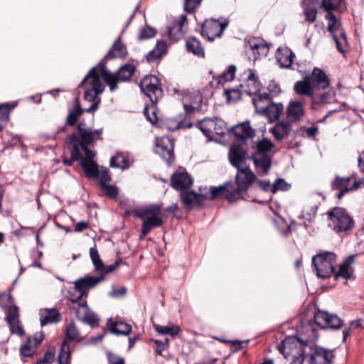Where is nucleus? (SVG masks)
Masks as SVG:
<instances>
[{
    "mask_svg": "<svg viewBox=\"0 0 364 364\" xmlns=\"http://www.w3.org/2000/svg\"><path fill=\"white\" fill-rule=\"evenodd\" d=\"M134 72V67L129 64L122 66L116 74H112L105 69H101L99 71L95 68H92L80 85L85 88V100L91 102L90 107L86 109V112H92L97 109L100 101L98 96L105 89L101 77L109 86V90L114 91L117 88V82L129 80Z\"/></svg>",
    "mask_w": 364,
    "mask_h": 364,
    "instance_id": "nucleus-1",
    "label": "nucleus"
},
{
    "mask_svg": "<svg viewBox=\"0 0 364 364\" xmlns=\"http://www.w3.org/2000/svg\"><path fill=\"white\" fill-rule=\"evenodd\" d=\"M277 348L289 364H304L306 354H309V364H331L333 356L331 351L318 346H309L294 336L285 338Z\"/></svg>",
    "mask_w": 364,
    "mask_h": 364,
    "instance_id": "nucleus-2",
    "label": "nucleus"
},
{
    "mask_svg": "<svg viewBox=\"0 0 364 364\" xmlns=\"http://www.w3.org/2000/svg\"><path fill=\"white\" fill-rule=\"evenodd\" d=\"M354 255L347 257L339 267V270L335 272L336 255L332 252H323L314 256L312 264L316 271V275L320 278H328L333 274L336 279L343 277L348 279L351 278L352 269L350 265L353 263Z\"/></svg>",
    "mask_w": 364,
    "mask_h": 364,
    "instance_id": "nucleus-3",
    "label": "nucleus"
},
{
    "mask_svg": "<svg viewBox=\"0 0 364 364\" xmlns=\"http://www.w3.org/2000/svg\"><path fill=\"white\" fill-rule=\"evenodd\" d=\"M274 144L268 139H263L256 143V151L252 156V159L261 176L267 175L272 165V158L269 151L274 147Z\"/></svg>",
    "mask_w": 364,
    "mask_h": 364,
    "instance_id": "nucleus-4",
    "label": "nucleus"
},
{
    "mask_svg": "<svg viewBox=\"0 0 364 364\" xmlns=\"http://www.w3.org/2000/svg\"><path fill=\"white\" fill-rule=\"evenodd\" d=\"M160 214L161 207L157 205L148 206L136 213V216L143 220L141 237L146 236L152 228L160 227L163 224Z\"/></svg>",
    "mask_w": 364,
    "mask_h": 364,
    "instance_id": "nucleus-5",
    "label": "nucleus"
},
{
    "mask_svg": "<svg viewBox=\"0 0 364 364\" xmlns=\"http://www.w3.org/2000/svg\"><path fill=\"white\" fill-rule=\"evenodd\" d=\"M255 179L256 175L248 166L237 168L235 178L237 187L232 193L226 195L227 199L233 202L240 198L242 193L246 191Z\"/></svg>",
    "mask_w": 364,
    "mask_h": 364,
    "instance_id": "nucleus-6",
    "label": "nucleus"
},
{
    "mask_svg": "<svg viewBox=\"0 0 364 364\" xmlns=\"http://www.w3.org/2000/svg\"><path fill=\"white\" fill-rule=\"evenodd\" d=\"M325 17L328 21L327 29L331 33L338 50L344 53L348 46V42L340 20L332 12H328Z\"/></svg>",
    "mask_w": 364,
    "mask_h": 364,
    "instance_id": "nucleus-7",
    "label": "nucleus"
},
{
    "mask_svg": "<svg viewBox=\"0 0 364 364\" xmlns=\"http://www.w3.org/2000/svg\"><path fill=\"white\" fill-rule=\"evenodd\" d=\"M331 220L329 225L336 232H343L351 229L353 226V220L341 208H334L328 212Z\"/></svg>",
    "mask_w": 364,
    "mask_h": 364,
    "instance_id": "nucleus-8",
    "label": "nucleus"
},
{
    "mask_svg": "<svg viewBox=\"0 0 364 364\" xmlns=\"http://www.w3.org/2000/svg\"><path fill=\"white\" fill-rule=\"evenodd\" d=\"M139 86L141 91L149 98L152 103H156L163 96L159 80L154 75L145 76L141 80Z\"/></svg>",
    "mask_w": 364,
    "mask_h": 364,
    "instance_id": "nucleus-9",
    "label": "nucleus"
},
{
    "mask_svg": "<svg viewBox=\"0 0 364 364\" xmlns=\"http://www.w3.org/2000/svg\"><path fill=\"white\" fill-rule=\"evenodd\" d=\"M364 185V181H357L354 175L348 177H336L331 183V188L334 191H338L337 198L341 199L345 193L358 189Z\"/></svg>",
    "mask_w": 364,
    "mask_h": 364,
    "instance_id": "nucleus-10",
    "label": "nucleus"
},
{
    "mask_svg": "<svg viewBox=\"0 0 364 364\" xmlns=\"http://www.w3.org/2000/svg\"><path fill=\"white\" fill-rule=\"evenodd\" d=\"M199 128L208 138L223 135L226 129L225 122L219 118H205L199 122Z\"/></svg>",
    "mask_w": 364,
    "mask_h": 364,
    "instance_id": "nucleus-11",
    "label": "nucleus"
},
{
    "mask_svg": "<svg viewBox=\"0 0 364 364\" xmlns=\"http://www.w3.org/2000/svg\"><path fill=\"white\" fill-rule=\"evenodd\" d=\"M228 25V21L226 19L221 21L214 18L207 19L202 26V35L208 41H213L222 35Z\"/></svg>",
    "mask_w": 364,
    "mask_h": 364,
    "instance_id": "nucleus-12",
    "label": "nucleus"
},
{
    "mask_svg": "<svg viewBox=\"0 0 364 364\" xmlns=\"http://www.w3.org/2000/svg\"><path fill=\"white\" fill-rule=\"evenodd\" d=\"M240 80L242 91L250 95H256L261 90L262 83L252 70L245 71Z\"/></svg>",
    "mask_w": 364,
    "mask_h": 364,
    "instance_id": "nucleus-13",
    "label": "nucleus"
},
{
    "mask_svg": "<svg viewBox=\"0 0 364 364\" xmlns=\"http://www.w3.org/2000/svg\"><path fill=\"white\" fill-rule=\"evenodd\" d=\"M82 151L85 153V157L80 159V165L85 171V173L88 178L97 177L99 172L98 166L95 161V153L90 149L88 147L81 146Z\"/></svg>",
    "mask_w": 364,
    "mask_h": 364,
    "instance_id": "nucleus-14",
    "label": "nucleus"
},
{
    "mask_svg": "<svg viewBox=\"0 0 364 364\" xmlns=\"http://www.w3.org/2000/svg\"><path fill=\"white\" fill-rule=\"evenodd\" d=\"M315 323L322 328L338 329L342 326V321L334 314L318 310L314 314Z\"/></svg>",
    "mask_w": 364,
    "mask_h": 364,
    "instance_id": "nucleus-15",
    "label": "nucleus"
},
{
    "mask_svg": "<svg viewBox=\"0 0 364 364\" xmlns=\"http://www.w3.org/2000/svg\"><path fill=\"white\" fill-rule=\"evenodd\" d=\"M203 101L202 95L199 91H187L183 93L182 102L186 112L199 109Z\"/></svg>",
    "mask_w": 364,
    "mask_h": 364,
    "instance_id": "nucleus-16",
    "label": "nucleus"
},
{
    "mask_svg": "<svg viewBox=\"0 0 364 364\" xmlns=\"http://www.w3.org/2000/svg\"><path fill=\"white\" fill-rule=\"evenodd\" d=\"M155 151L168 162L173 159V144L167 136L156 139Z\"/></svg>",
    "mask_w": 364,
    "mask_h": 364,
    "instance_id": "nucleus-17",
    "label": "nucleus"
},
{
    "mask_svg": "<svg viewBox=\"0 0 364 364\" xmlns=\"http://www.w3.org/2000/svg\"><path fill=\"white\" fill-rule=\"evenodd\" d=\"M78 132L80 136H77V141L76 142L82 144L85 147H87L89 144L100 139L102 133V129L92 130L89 128L82 127V124L78 125Z\"/></svg>",
    "mask_w": 364,
    "mask_h": 364,
    "instance_id": "nucleus-18",
    "label": "nucleus"
},
{
    "mask_svg": "<svg viewBox=\"0 0 364 364\" xmlns=\"http://www.w3.org/2000/svg\"><path fill=\"white\" fill-rule=\"evenodd\" d=\"M171 183L173 188L182 190L188 188L193 183V179L185 169L180 168L172 175Z\"/></svg>",
    "mask_w": 364,
    "mask_h": 364,
    "instance_id": "nucleus-19",
    "label": "nucleus"
},
{
    "mask_svg": "<svg viewBox=\"0 0 364 364\" xmlns=\"http://www.w3.org/2000/svg\"><path fill=\"white\" fill-rule=\"evenodd\" d=\"M104 280L103 276H85L73 282L76 288L82 292L84 296H87L90 289L96 287L100 282Z\"/></svg>",
    "mask_w": 364,
    "mask_h": 364,
    "instance_id": "nucleus-20",
    "label": "nucleus"
},
{
    "mask_svg": "<svg viewBox=\"0 0 364 364\" xmlns=\"http://www.w3.org/2000/svg\"><path fill=\"white\" fill-rule=\"evenodd\" d=\"M310 77L314 89L324 90L330 85V80L328 75L320 68H314Z\"/></svg>",
    "mask_w": 364,
    "mask_h": 364,
    "instance_id": "nucleus-21",
    "label": "nucleus"
},
{
    "mask_svg": "<svg viewBox=\"0 0 364 364\" xmlns=\"http://www.w3.org/2000/svg\"><path fill=\"white\" fill-rule=\"evenodd\" d=\"M164 126L167 130L173 132L181 128H190L192 127V124L187 121L186 116L178 114L175 117L166 119Z\"/></svg>",
    "mask_w": 364,
    "mask_h": 364,
    "instance_id": "nucleus-22",
    "label": "nucleus"
},
{
    "mask_svg": "<svg viewBox=\"0 0 364 364\" xmlns=\"http://www.w3.org/2000/svg\"><path fill=\"white\" fill-rule=\"evenodd\" d=\"M294 90L299 95L314 97L315 89L311 84L310 75H306L301 80L297 81L294 84Z\"/></svg>",
    "mask_w": 364,
    "mask_h": 364,
    "instance_id": "nucleus-23",
    "label": "nucleus"
},
{
    "mask_svg": "<svg viewBox=\"0 0 364 364\" xmlns=\"http://www.w3.org/2000/svg\"><path fill=\"white\" fill-rule=\"evenodd\" d=\"M287 114L291 122H299L305 114L303 103L299 101L291 102L287 107Z\"/></svg>",
    "mask_w": 364,
    "mask_h": 364,
    "instance_id": "nucleus-24",
    "label": "nucleus"
},
{
    "mask_svg": "<svg viewBox=\"0 0 364 364\" xmlns=\"http://www.w3.org/2000/svg\"><path fill=\"white\" fill-rule=\"evenodd\" d=\"M232 132L238 140L245 141L254 136L255 131L249 122H244L232 128Z\"/></svg>",
    "mask_w": 364,
    "mask_h": 364,
    "instance_id": "nucleus-25",
    "label": "nucleus"
},
{
    "mask_svg": "<svg viewBox=\"0 0 364 364\" xmlns=\"http://www.w3.org/2000/svg\"><path fill=\"white\" fill-rule=\"evenodd\" d=\"M77 318L90 325L94 326L97 323V316L88 308L86 304L79 306L76 310Z\"/></svg>",
    "mask_w": 364,
    "mask_h": 364,
    "instance_id": "nucleus-26",
    "label": "nucleus"
},
{
    "mask_svg": "<svg viewBox=\"0 0 364 364\" xmlns=\"http://www.w3.org/2000/svg\"><path fill=\"white\" fill-rule=\"evenodd\" d=\"M291 130V125L287 122H277L274 127L269 129V132L277 141H282L286 138Z\"/></svg>",
    "mask_w": 364,
    "mask_h": 364,
    "instance_id": "nucleus-27",
    "label": "nucleus"
},
{
    "mask_svg": "<svg viewBox=\"0 0 364 364\" xmlns=\"http://www.w3.org/2000/svg\"><path fill=\"white\" fill-rule=\"evenodd\" d=\"M294 54L287 47H279L276 53V58L282 68H289L293 63Z\"/></svg>",
    "mask_w": 364,
    "mask_h": 364,
    "instance_id": "nucleus-28",
    "label": "nucleus"
},
{
    "mask_svg": "<svg viewBox=\"0 0 364 364\" xmlns=\"http://www.w3.org/2000/svg\"><path fill=\"white\" fill-rule=\"evenodd\" d=\"M107 327L112 333L127 336L132 331V326L122 321H113L109 319Z\"/></svg>",
    "mask_w": 364,
    "mask_h": 364,
    "instance_id": "nucleus-29",
    "label": "nucleus"
},
{
    "mask_svg": "<svg viewBox=\"0 0 364 364\" xmlns=\"http://www.w3.org/2000/svg\"><path fill=\"white\" fill-rule=\"evenodd\" d=\"M70 143L73 145L71 151V158L70 159H64L63 163L65 165L71 166L75 161L80 160L82 158V144H78L77 135L73 134L69 136Z\"/></svg>",
    "mask_w": 364,
    "mask_h": 364,
    "instance_id": "nucleus-30",
    "label": "nucleus"
},
{
    "mask_svg": "<svg viewBox=\"0 0 364 364\" xmlns=\"http://www.w3.org/2000/svg\"><path fill=\"white\" fill-rule=\"evenodd\" d=\"M229 159L232 166L237 168H242L241 165L246 160L245 153L240 146H232L229 152Z\"/></svg>",
    "mask_w": 364,
    "mask_h": 364,
    "instance_id": "nucleus-31",
    "label": "nucleus"
},
{
    "mask_svg": "<svg viewBox=\"0 0 364 364\" xmlns=\"http://www.w3.org/2000/svg\"><path fill=\"white\" fill-rule=\"evenodd\" d=\"M60 320V315L55 309H45L40 311V321L41 326H45L50 323H55Z\"/></svg>",
    "mask_w": 364,
    "mask_h": 364,
    "instance_id": "nucleus-32",
    "label": "nucleus"
},
{
    "mask_svg": "<svg viewBox=\"0 0 364 364\" xmlns=\"http://www.w3.org/2000/svg\"><path fill=\"white\" fill-rule=\"evenodd\" d=\"M272 102L268 94L256 95L252 98V103L255 105L256 112L262 114Z\"/></svg>",
    "mask_w": 364,
    "mask_h": 364,
    "instance_id": "nucleus-33",
    "label": "nucleus"
},
{
    "mask_svg": "<svg viewBox=\"0 0 364 364\" xmlns=\"http://www.w3.org/2000/svg\"><path fill=\"white\" fill-rule=\"evenodd\" d=\"M284 106L282 103L271 102L268 107L262 114L267 117L270 122L277 120L283 112Z\"/></svg>",
    "mask_w": 364,
    "mask_h": 364,
    "instance_id": "nucleus-34",
    "label": "nucleus"
},
{
    "mask_svg": "<svg viewBox=\"0 0 364 364\" xmlns=\"http://www.w3.org/2000/svg\"><path fill=\"white\" fill-rule=\"evenodd\" d=\"M186 48L189 52L199 57H204L205 55V52L200 42L195 37L189 38L186 41Z\"/></svg>",
    "mask_w": 364,
    "mask_h": 364,
    "instance_id": "nucleus-35",
    "label": "nucleus"
},
{
    "mask_svg": "<svg viewBox=\"0 0 364 364\" xmlns=\"http://www.w3.org/2000/svg\"><path fill=\"white\" fill-rule=\"evenodd\" d=\"M304 14L306 20L309 22H314L316 18L317 10L313 2L310 0H304L303 1Z\"/></svg>",
    "mask_w": 364,
    "mask_h": 364,
    "instance_id": "nucleus-36",
    "label": "nucleus"
},
{
    "mask_svg": "<svg viewBox=\"0 0 364 364\" xmlns=\"http://www.w3.org/2000/svg\"><path fill=\"white\" fill-rule=\"evenodd\" d=\"M250 48L253 50L254 53L257 52L259 56H265L268 53L269 48L259 39H252L248 43Z\"/></svg>",
    "mask_w": 364,
    "mask_h": 364,
    "instance_id": "nucleus-37",
    "label": "nucleus"
},
{
    "mask_svg": "<svg viewBox=\"0 0 364 364\" xmlns=\"http://www.w3.org/2000/svg\"><path fill=\"white\" fill-rule=\"evenodd\" d=\"M118 264L119 263L116 262L112 264L105 265L102 262V259H100L93 265L95 267V271L99 274L98 276H103L105 277L106 274L113 272L117 268Z\"/></svg>",
    "mask_w": 364,
    "mask_h": 364,
    "instance_id": "nucleus-38",
    "label": "nucleus"
},
{
    "mask_svg": "<svg viewBox=\"0 0 364 364\" xmlns=\"http://www.w3.org/2000/svg\"><path fill=\"white\" fill-rule=\"evenodd\" d=\"M16 105H10L9 104H2L0 105V131L6 126L11 109L15 107Z\"/></svg>",
    "mask_w": 364,
    "mask_h": 364,
    "instance_id": "nucleus-39",
    "label": "nucleus"
},
{
    "mask_svg": "<svg viewBox=\"0 0 364 364\" xmlns=\"http://www.w3.org/2000/svg\"><path fill=\"white\" fill-rule=\"evenodd\" d=\"M154 328L159 333L162 335L168 334L171 336H176L180 331V327L177 325L160 326L154 324Z\"/></svg>",
    "mask_w": 364,
    "mask_h": 364,
    "instance_id": "nucleus-40",
    "label": "nucleus"
},
{
    "mask_svg": "<svg viewBox=\"0 0 364 364\" xmlns=\"http://www.w3.org/2000/svg\"><path fill=\"white\" fill-rule=\"evenodd\" d=\"M66 339L69 341H80L82 339V336L77 328L73 323L68 325L65 329Z\"/></svg>",
    "mask_w": 364,
    "mask_h": 364,
    "instance_id": "nucleus-41",
    "label": "nucleus"
},
{
    "mask_svg": "<svg viewBox=\"0 0 364 364\" xmlns=\"http://www.w3.org/2000/svg\"><path fill=\"white\" fill-rule=\"evenodd\" d=\"M127 54L125 46L121 43L120 38L114 44L112 50L109 52L108 56L111 58H124Z\"/></svg>",
    "mask_w": 364,
    "mask_h": 364,
    "instance_id": "nucleus-42",
    "label": "nucleus"
},
{
    "mask_svg": "<svg viewBox=\"0 0 364 364\" xmlns=\"http://www.w3.org/2000/svg\"><path fill=\"white\" fill-rule=\"evenodd\" d=\"M166 43L164 41L158 42L156 48L146 55L148 61H153L159 58L164 53H166Z\"/></svg>",
    "mask_w": 364,
    "mask_h": 364,
    "instance_id": "nucleus-43",
    "label": "nucleus"
},
{
    "mask_svg": "<svg viewBox=\"0 0 364 364\" xmlns=\"http://www.w3.org/2000/svg\"><path fill=\"white\" fill-rule=\"evenodd\" d=\"M180 196L183 203L187 207L191 205L194 202H200V196L192 191H183Z\"/></svg>",
    "mask_w": 364,
    "mask_h": 364,
    "instance_id": "nucleus-44",
    "label": "nucleus"
},
{
    "mask_svg": "<svg viewBox=\"0 0 364 364\" xmlns=\"http://www.w3.org/2000/svg\"><path fill=\"white\" fill-rule=\"evenodd\" d=\"M70 347L68 341H64L61 347L60 352L58 355L59 364H70Z\"/></svg>",
    "mask_w": 364,
    "mask_h": 364,
    "instance_id": "nucleus-45",
    "label": "nucleus"
},
{
    "mask_svg": "<svg viewBox=\"0 0 364 364\" xmlns=\"http://www.w3.org/2000/svg\"><path fill=\"white\" fill-rule=\"evenodd\" d=\"M110 166L112 167H117L124 169L128 168L129 165L126 156L122 154H119L111 158Z\"/></svg>",
    "mask_w": 364,
    "mask_h": 364,
    "instance_id": "nucleus-46",
    "label": "nucleus"
},
{
    "mask_svg": "<svg viewBox=\"0 0 364 364\" xmlns=\"http://www.w3.org/2000/svg\"><path fill=\"white\" fill-rule=\"evenodd\" d=\"M37 348V343L28 338L27 342L21 347V353L23 356H31Z\"/></svg>",
    "mask_w": 364,
    "mask_h": 364,
    "instance_id": "nucleus-47",
    "label": "nucleus"
},
{
    "mask_svg": "<svg viewBox=\"0 0 364 364\" xmlns=\"http://www.w3.org/2000/svg\"><path fill=\"white\" fill-rule=\"evenodd\" d=\"M82 113V109H81L80 105L78 102H77L73 107V109L69 113L67 117V123L68 124L73 125L74 124L78 117Z\"/></svg>",
    "mask_w": 364,
    "mask_h": 364,
    "instance_id": "nucleus-48",
    "label": "nucleus"
},
{
    "mask_svg": "<svg viewBox=\"0 0 364 364\" xmlns=\"http://www.w3.org/2000/svg\"><path fill=\"white\" fill-rule=\"evenodd\" d=\"M318 205L314 204L309 207V204H306L301 213V218L306 219L308 221H311L315 217L317 212Z\"/></svg>",
    "mask_w": 364,
    "mask_h": 364,
    "instance_id": "nucleus-49",
    "label": "nucleus"
},
{
    "mask_svg": "<svg viewBox=\"0 0 364 364\" xmlns=\"http://www.w3.org/2000/svg\"><path fill=\"white\" fill-rule=\"evenodd\" d=\"M362 328V320L356 319L350 322V326L343 331V340L346 341L347 337L355 331Z\"/></svg>",
    "mask_w": 364,
    "mask_h": 364,
    "instance_id": "nucleus-50",
    "label": "nucleus"
},
{
    "mask_svg": "<svg viewBox=\"0 0 364 364\" xmlns=\"http://www.w3.org/2000/svg\"><path fill=\"white\" fill-rule=\"evenodd\" d=\"M236 67L234 65H230L228 69L219 76V82L231 81L234 79Z\"/></svg>",
    "mask_w": 364,
    "mask_h": 364,
    "instance_id": "nucleus-51",
    "label": "nucleus"
},
{
    "mask_svg": "<svg viewBox=\"0 0 364 364\" xmlns=\"http://www.w3.org/2000/svg\"><path fill=\"white\" fill-rule=\"evenodd\" d=\"M156 33V30L154 28L146 26L140 29L138 35V39L142 41L153 38Z\"/></svg>",
    "mask_w": 364,
    "mask_h": 364,
    "instance_id": "nucleus-52",
    "label": "nucleus"
},
{
    "mask_svg": "<svg viewBox=\"0 0 364 364\" xmlns=\"http://www.w3.org/2000/svg\"><path fill=\"white\" fill-rule=\"evenodd\" d=\"M335 96L333 91H328L325 93L320 95L318 97L312 98V103L321 102V103H329L331 102Z\"/></svg>",
    "mask_w": 364,
    "mask_h": 364,
    "instance_id": "nucleus-53",
    "label": "nucleus"
},
{
    "mask_svg": "<svg viewBox=\"0 0 364 364\" xmlns=\"http://www.w3.org/2000/svg\"><path fill=\"white\" fill-rule=\"evenodd\" d=\"M84 295L80 292L74 285V287L68 291L66 297L73 303H76L80 301Z\"/></svg>",
    "mask_w": 364,
    "mask_h": 364,
    "instance_id": "nucleus-54",
    "label": "nucleus"
},
{
    "mask_svg": "<svg viewBox=\"0 0 364 364\" xmlns=\"http://www.w3.org/2000/svg\"><path fill=\"white\" fill-rule=\"evenodd\" d=\"M6 319L8 323L19 321L18 309L16 306L11 305L9 307Z\"/></svg>",
    "mask_w": 364,
    "mask_h": 364,
    "instance_id": "nucleus-55",
    "label": "nucleus"
},
{
    "mask_svg": "<svg viewBox=\"0 0 364 364\" xmlns=\"http://www.w3.org/2000/svg\"><path fill=\"white\" fill-rule=\"evenodd\" d=\"M97 176L100 178V185L101 187L107 185V183L111 181V176L109 171L103 167H101L99 169Z\"/></svg>",
    "mask_w": 364,
    "mask_h": 364,
    "instance_id": "nucleus-56",
    "label": "nucleus"
},
{
    "mask_svg": "<svg viewBox=\"0 0 364 364\" xmlns=\"http://www.w3.org/2000/svg\"><path fill=\"white\" fill-rule=\"evenodd\" d=\"M290 185L288 184L284 179L278 178L272 186V192L275 193L278 191H287L289 190Z\"/></svg>",
    "mask_w": 364,
    "mask_h": 364,
    "instance_id": "nucleus-57",
    "label": "nucleus"
},
{
    "mask_svg": "<svg viewBox=\"0 0 364 364\" xmlns=\"http://www.w3.org/2000/svg\"><path fill=\"white\" fill-rule=\"evenodd\" d=\"M55 350L54 348H49L44 354L43 358L38 361V364H51L54 361Z\"/></svg>",
    "mask_w": 364,
    "mask_h": 364,
    "instance_id": "nucleus-58",
    "label": "nucleus"
},
{
    "mask_svg": "<svg viewBox=\"0 0 364 364\" xmlns=\"http://www.w3.org/2000/svg\"><path fill=\"white\" fill-rule=\"evenodd\" d=\"M341 4V0H322V6L328 12L337 9Z\"/></svg>",
    "mask_w": 364,
    "mask_h": 364,
    "instance_id": "nucleus-59",
    "label": "nucleus"
},
{
    "mask_svg": "<svg viewBox=\"0 0 364 364\" xmlns=\"http://www.w3.org/2000/svg\"><path fill=\"white\" fill-rule=\"evenodd\" d=\"M225 94L228 102L237 101L241 98V91L237 89H226Z\"/></svg>",
    "mask_w": 364,
    "mask_h": 364,
    "instance_id": "nucleus-60",
    "label": "nucleus"
},
{
    "mask_svg": "<svg viewBox=\"0 0 364 364\" xmlns=\"http://www.w3.org/2000/svg\"><path fill=\"white\" fill-rule=\"evenodd\" d=\"M231 193H232V192H230L228 188L223 186L213 187L211 188L210 191L211 198H215L220 196V194L224 195L225 197L227 198L226 195Z\"/></svg>",
    "mask_w": 364,
    "mask_h": 364,
    "instance_id": "nucleus-61",
    "label": "nucleus"
},
{
    "mask_svg": "<svg viewBox=\"0 0 364 364\" xmlns=\"http://www.w3.org/2000/svg\"><path fill=\"white\" fill-rule=\"evenodd\" d=\"M155 109L156 108L153 105L150 107H146L144 108V115L151 124H154L157 121Z\"/></svg>",
    "mask_w": 364,
    "mask_h": 364,
    "instance_id": "nucleus-62",
    "label": "nucleus"
},
{
    "mask_svg": "<svg viewBox=\"0 0 364 364\" xmlns=\"http://www.w3.org/2000/svg\"><path fill=\"white\" fill-rule=\"evenodd\" d=\"M8 323L9 324L11 333H15L20 336H22L24 334V331L22 327L20 326L19 321L10 322Z\"/></svg>",
    "mask_w": 364,
    "mask_h": 364,
    "instance_id": "nucleus-63",
    "label": "nucleus"
},
{
    "mask_svg": "<svg viewBox=\"0 0 364 364\" xmlns=\"http://www.w3.org/2000/svg\"><path fill=\"white\" fill-rule=\"evenodd\" d=\"M102 188L106 192V194L112 198H116L118 195V189L114 186L106 185Z\"/></svg>",
    "mask_w": 364,
    "mask_h": 364,
    "instance_id": "nucleus-64",
    "label": "nucleus"
}]
</instances>
